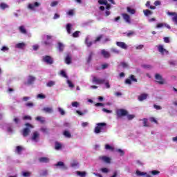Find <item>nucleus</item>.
I'll use <instances>...</instances> for the list:
<instances>
[{
  "mask_svg": "<svg viewBox=\"0 0 177 177\" xmlns=\"http://www.w3.org/2000/svg\"><path fill=\"white\" fill-rule=\"evenodd\" d=\"M106 123L101 122V123H97L96 127H95L94 132L97 133H101V132H104V129H106Z\"/></svg>",
  "mask_w": 177,
  "mask_h": 177,
  "instance_id": "f257e3e1",
  "label": "nucleus"
},
{
  "mask_svg": "<svg viewBox=\"0 0 177 177\" xmlns=\"http://www.w3.org/2000/svg\"><path fill=\"white\" fill-rule=\"evenodd\" d=\"M98 3H100V5L106 6L105 16H110V9L111 8V6L110 4H108L106 0H99Z\"/></svg>",
  "mask_w": 177,
  "mask_h": 177,
  "instance_id": "f03ea898",
  "label": "nucleus"
},
{
  "mask_svg": "<svg viewBox=\"0 0 177 177\" xmlns=\"http://www.w3.org/2000/svg\"><path fill=\"white\" fill-rule=\"evenodd\" d=\"M40 136H41V135L39 134V132L34 131L32 133L30 140H32V142H34V143H38V142H39V137Z\"/></svg>",
  "mask_w": 177,
  "mask_h": 177,
  "instance_id": "7ed1b4c3",
  "label": "nucleus"
},
{
  "mask_svg": "<svg viewBox=\"0 0 177 177\" xmlns=\"http://www.w3.org/2000/svg\"><path fill=\"white\" fill-rule=\"evenodd\" d=\"M26 128L24 129L22 135L24 137L28 136V133H30L31 129L34 128V127L29 123H26Z\"/></svg>",
  "mask_w": 177,
  "mask_h": 177,
  "instance_id": "20e7f679",
  "label": "nucleus"
},
{
  "mask_svg": "<svg viewBox=\"0 0 177 177\" xmlns=\"http://www.w3.org/2000/svg\"><path fill=\"white\" fill-rule=\"evenodd\" d=\"M39 6H41L40 2H34L28 5V9L35 12V10H37V8H39Z\"/></svg>",
  "mask_w": 177,
  "mask_h": 177,
  "instance_id": "39448f33",
  "label": "nucleus"
},
{
  "mask_svg": "<svg viewBox=\"0 0 177 177\" xmlns=\"http://www.w3.org/2000/svg\"><path fill=\"white\" fill-rule=\"evenodd\" d=\"M155 80L160 85H164V84H165V80L160 73L155 74Z\"/></svg>",
  "mask_w": 177,
  "mask_h": 177,
  "instance_id": "423d86ee",
  "label": "nucleus"
},
{
  "mask_svg": "<svg viewBox=\"0 0 177 177\" xmlns=\"http://www.w3.org/2000/svg\"><path fill=\"white\" fill-rule=\"evenodd\" d=\"M42 62L46 63V64H49L50 66L53 64V58L49 55H45L42 57Z\"/></svg>",
  "mask_w": 177,
  "mask_h": 177,
  "instance_id": "0eeeda50",
  "label": "nucleus"
},
{
  "mask_svg": "<svg viewBox=\"0 0 177 177\" xmlns=\"http://www.w3.org/2000/svg\"><path fill=\"white\" fill-rule=\"evenodd\" d=\"M116 114L119 118H121V117H125L126 115H128V111L122 109H118L116 111Z\"/></svg>",
  "mask_w": 177,
  "mask_h": 177,
  "instance_id": "6e6552de",
  "label": "nucleus"
},
{
  "mask_svg": "<svg viewBox=\"0 0 177 177\" xmlns=\"http://www.w3.org/2000/svg\"><path fill=\"white\" fill-rule=\"evenodd\" d=\"M105 81L106 80L104 79H100L97 77L93 76L92 82L93 84H96V85H101V84H103Z\"/></svg>",
  "mask_w": 177,
  "mask_h": 177,
  "instance_id": "1a4fd4ad",
  "label": "nucleus"
},
{
  "mask_svg": "<svg viewBox=\"0 0 177 177\" xmlns=\"http://www.w3.org/2000/svg\"><path fill=\"white\" fill-rule=\"evenodd\" d=\"M37 78L35 76L32 75H28L27 77L26 82H25L26 85H32L34 82H35V80Z\"/></svg>",
  "mask_w": 177,
  "mask_h": 177,
  "instance_id": "9d476101",
  "label": "nucleus"
},
{
  "mask_svg": "<svg viewBox=\"0 0 177 177\" xmlns=\"http://www.w3.org/2000/svg\"><path fill=\"white\" fill-rule=\"evenodd\" d=\"M50 39H52V36L48 35H43L44 45H50Z\"/></svg>",
  "mask_w": 177,
  "mask_h": 177,
  "instance_id": "9b49d317",
  "label": "nucleus"
},
{
  "mask_svg": "<svg viewBox=\"0 0 177 177\" xmlns=\"http://www.w3.org/2000/svg\"><path fill=\"white\" fill-rule=\"evenodd\" d=\"M98 158L99 160H100V161H103V162H106V164H110V162H111V158L106 156H99Z\"/></svg>",
  "mask_w": 177,
  "mask_h": 177,
  "instance_id": "f8f14e48",
  "label": "nucleus"
},
{
  "mask_svg": "<svg viewBox=\"0 0 177 177\" xmlns=\"http://www.w3.org/2000/svg\"><path fill=\"white\" fill-rule=\"evenodd\" d=\"M158 50L161 55H168L169 53L167 49L164 48V46L162 45H159L158 46Z\"/></svg>",
  "mask_w": 177,
  "mask_h": 177,
  "instance_id": "ddd939ff",
  "label": "nucleus"
},
{
  "mask_svg": "<svg viewBox=\"0 0 177 177\" xmlns=\"http://www.w3.org/2000/svg\"><path fill=\"white\" fill-rule=\"evenodd\" d=\"M4 128H6V131H7L8 133H10V134L13 133V124H6Z\"/></svg>",
  "mask_w": 177,
  "mask_h": 177,
  "instance_id": "4468645a",
  "label": "nucleus"
},
{
  "mask_svg": "<svg viewBox=\"0 0 177 177\" xmlns=\"http://www.w3.org/2000/svg\"><path fill=\"white\" fill-rule=\"evenodd\" d=\"M101 55L104 57V59H109L111 56L109 51L106 50L105 49L101 50Z\"/></svg>",
  "mask_w": 177,
  "mask_h": 177,
  "instance_id": "2eb2a0df",
  "label": "nucleus"
},
{
  "mask_svg": "<svg viewBox=\"0 0 177 177\" xmlns=\"http://www.w3.org/2000/svg\"><path fill=\"white\" fill-rule=\"evenodd\" d=\"M42 111H44V113H46L47 114H52V113H53V107L52 106H46L44 108L42 109Z\"/></svg>",
  "mask_w": 177,
  "mask_h": 177,
  "instance_id": "dca6fc26",
  "label": "nucleus"
},
{
  "mask_svg": "<svg viewBox=\"0 0 177 177\" xmlns=\"http://www.w3.org/2000/svg\"><path fill=\"white\" fill-rule=\"evenodd\" d=\"M55 166L58 167L60 169H63V170L67 169V166H66V165H64V162L62 161L57 162Z\"/></svg>",
  "mask_w": 177,
  "mask_h": 177,
  "instance_id": "f3484780",
  "label": "nucleus"
},
{
  "mask_svg": "<svg viewBox=\"0 0 177 177\" xmlns=\"http://www.w3.org/2000/svg\"><path fill=\"white\" fill-rule=\"evenodd\" d=\"M122 16L124 21H126V23H128L129 24H130V23H131V17L127 13L122 14Z\"/></svg>",
  "mask_w": 177,
  "mask_h": 177,
  "instance_id": "a211bd4d",
  "label": "nucleus"
},
{
  "mask_svg": "<svg viewBox=\"0 0 177 177\" xmlns=\"http://www.w3.org/2000/svg\"><path fill=\"white\" fill-rule=\"evenodd\" d=\"M117 46L122 48V49H128V46L124 42L118 41L116 42Z\"/></svg>",
  "mask_w": 177,
  "mask_h": 177,
  "instance_id": "6ab92c4d",
  "label": "nucleus"
},
{
  "mask_svg": "<svg viewBox=\"0 0 177 177\" xmlns=\"http://www.w3.org/2000/svg\"><path fill=\"white\" fill-rule=\"evenodd\" d=\"M148 97H149V94L142 93L138 96V100L139 102H143V100H146V99H147Z\"/></svg>",
  "mask_w": 177,
  "mask_h": 177,
  "instance_id": "aec40b11",
  "label": "nucleus"
},
{
  "mask_svg": "<svg viewBox=\"0 0 177 177\" xmlns=\"http://www.w3.org/2000/svg\"><path fill=\"white\" fill-rule=\"evenodd\" d=\"M136 175H137V176H146V177H151V176L147 175V173L143 172V171H140L139 170H137L136 171Z\"/></svg>",
  "mask_w": 177,
  "mask_h": 177,
  "instance_id": "412c9836",
  "label": "nucleus"
},
{
  "mask_svg": "<svg viewBox=\"0 0 177 177\" xmlns=\"http://www.w3.org/2000/svg\"><path fill=\"white\" fill-rule=\"evenodd\" d=\"M39 162L46 164V163L49 162V161H50V159L48 157H41L39 158Z\"/></svg>",
  "mask_w": 177,
  "mask_h": 177,
  "instance_id": "4be33fe9",
  "label": "nucleus"
},
{
  "mask_svg": "<svg viewBox=\"0 0 177 177\" xmlns=\"http://www.w3.org/2000/svg\"><path fill=\"white\" fill-rule=\"evenodd\" d=\"M19 31L21 34H23L24 35H26L27 34V29H26V27H24V26H19Z\"/></svg>",
  "mask_w": 177,
  "mask_h": 177,
  "instance_id": "5701e85b",
  "label": "nucleus"
},
{
  "mask_svg": "<svg viewBox=\"0 0 177 177\" xmlns=\"http://www.w3.org/2000/svg\"><path fill=\"white\" fill-rule=\"evenodd\" d=\"M15 48L17 49H24V48H26V43H18L15 45Z\"/></svg>",
  "mask_w": 177,
  "mask_h": 177,
  "instance_id": "b1692460",
  "label": "nucleus"
},
{
  "mask_svg": "<svg viewBox=\"0 0 177 177\" xmlns=\"http://www.w3.org/2000/svg\"><path fill=\"white\" fill-rule=\"evenodd\" d=\"M127 12L129 13L130 15H135V13H136V10L131 7H127Z\"/></svg>",
  "mask_w": 177,
  "mask_h": 177,
  "instance_id": "393cba45",
  "label": "nucleus"
},
{
  "mask_svg": "<svg viewBox=\"0 0 177 177\" xmlns=\"http://www.w3.org/2000/svg\"><path fill=\"white\" fill-rule=\"evenodd\" d=\"M0 9L2 10H5V9H9V5L6 4V3H0Z\"/></svg>",
  "mask_w": 177,
  "mask_h": 177,
  "instance_id": "a878e982",
  "label": "nucleus"
},
{
  "mask_svg": "<svg viewBox=\"0 0 177 177\" xmlns=\"http://www.w3.org/2000/svg\"><path fill=\"white\" fill-rule=\"evenodd\" d=\"M36 121H39V122H41V124H44L45 123V118L42 117V116H37L35 118Z\"/></svg>",
  "mask_w": 177,
  "mask_h": 177,
  "instance_id": "bb28decb",
  "label": "nucleus"
},
{
  "mask_svg": "<svg viewBox=\"0 0 177 177\" xmlns=\"http://www.w3.org/2000/svg\"><path fill=\"white\" fill-rule=\"evenodd\" d=\"M143 13L147 17L153 15V12H151L150 10H144Z\"/></svg>",
  "mask_w": 177,
  "mask_h": 177,
  "instance_id": "cd10ccee",
  "label": "nucleus"
},
{
  "mask_svg": "<svg viewBox=\"0 0 177 177\" xmlns=\"http://www.w3.org/2000/svg\"><path fill=\"white\" fill-rule=\"evenodd\" d=\"M116 153H118L121 157L125 156V151L121 149H117L115 150Z\"/></svg>",
  "mask_w": 177,
  "mask_h": 177,
  "instance_id": "c85d7f7f",
  "label": "nucleus"
},
{
  "mask_svg": "<svg viewBox=\"0 0 177 177\" xmlns=\"http://www.w3.org/2000/svg\"><path fill=\"white\" fill-rule=\"evenodd\" d=\"M71 28H73V24H68L66 25V31H67L68 34H71Z\"/></svg>",
  "mask_w": 177,
  "mask_h": 177,
  "instance_id": "c756f323",
  "label": "nucleus"
},
{
  "mask_svg": "<svg viewBox=\"0 0 177 177\" xmlns=\"http://www.w3.org/2000/svg\"><path fill=\"white\" fill-rule=\"evenodd\" d=\"M64 49V44H63L62 42H58V50H59V52H63Z\"/></svg>",
  "mask_w": 177,
  "mask_h": 177,
  "instance_id": "7c9ffc66",
  "label": "nucleus"
},
{
  "mask_svg": "<svg viewBox=\"0 0 177 177\" xmlns=\"http://www.w3.org/2000/svg\"><path fill=\"white\" fill-rule=\"evenodd\" d=\"M77 175L80 177H86V173L85 171H76Z\"/></svg>",
  "mask_w": 177,
  "mask_h": 177,
  "instance_id": "2f4dec72",
  "label": "nucleus"
},
{
  "mask_svg": "<svg viewBox=\"0 0 177 177\" xmlns=\"http://www.w3.org/2000/svg\"><path fill=\"white\" fill-rule=\"evenodd\" d=\"M54 85H56V82L55 81H49L47 84H46V86H48V88H52V86H54Z\"/></svg>",
  "mask_w": 177,
  "mask_h": 177,
  "instance_id": "473e14b6",
  "label": "nucleus"
},
{
  "mask_svg": "<svg viewBox=\"0 0 177 177\" xmlns=\"http://www.w3.org/2000/svg\"><path fill=\"white\" fill-rule=\"evenodd\" d=\"M71 167H72V168H75L77 167H78V161L74 160L71 162Z\"/></svg>",
  "mask_w": 177,
  "mask_h": 177,
  "instance_id": "72a5a7b5",
  "label": "nucleus"
},
{
  "mask_svg": "<svg viewBox=\"0 0 177 177\" xmlns=\"http://www.w3.org/2000/svg\"><path fill=\"white\" fill-rule=\"evenodd\" d=\"M21 175H22L23 177H30L31 176V172L22 171Z\"/></svg>",
  "mask_w": 177,
  "mask_h": 177,
  "instance_id": "f704fd0d",
  "label": "nucleus"
},
{
  "mask_svg": "<svg viewBox=\"0 0 177 177\" xmlns=\"http://www.w3.org/2000/svg\"><path fill=\"white\" fill-rule=\"evenodd\" d=\"M145 6L149 8V9L154 10L156 9V6H153L150 5V1H147Z\"/></svg>",
  "mask_w": 177,
  "mask_h": 177,
  "instance_id": "c9c22d12",
  "label": "nucleus"
},
{
  "mask_svg": "<svg viewBox=\"0 0 177 177\" xmlns=\"http://www.w3.org/2000/svg\"><path fill=\"white\" fill-rule=\"evenodd\" d=\"M89 41V37H87L85 40V44L87 45L88 48L92 46V44H93L92 41L88 42Z\"/></svg>",
  "mask_w": 177,
  "mask_h": 177,
  "instance_id": "e433bc0d",
  "label": "nucleus"
},
{
  "mask_svg": "<svg viewBox=\"0 0 177 177\" xmlns=\"http://www.w3.org/2000/svg\"><path fill=\"white\" fill-rule=\"evenodd\" d=\"M105 149H106V150H110L111 151H114V147L110 146V145H109V144H106L105 145Z\"/></svg>",
  "mask_w": 177,
  "mask_h": 177,
  "instance_id": "4c0bfd02",
  "label": "nucleus"
},
{
  "mask_svg": "<svg viewBox=\"0 0 177 177\" xmlns=\"http://www.w3.org/2000/svg\"><path fill=\"white\" fill-rule=\"evenodd\" d=\"M63 147V145L59 142H55V150H60Z\"/></svg>",
  "mask_w": 177,
  "mask_h": 177,
  "instance_id": "58836bf2",
  "label": "nucleus"
},
{
  "mask_svg": "<svg viewBox=\"0 0 177 177\" xmlns=\"http://www.w3.org/2000/svg\"><path fill=\"white\" fill-rule=\"evenodd\" d=\"M64 136L65 138H71V133L68 131H64Z\"/></svg>",
  "mask_w": 177,
  "mask_h": 177,
  "instance_id": "ea45409f",
  "label": "nucleus"
},
{
  "mask_svg": "<svg viewBox=\"0 0 177 177\" xmlns=\"http://www.w3.org/2000/svg\"><path fill=\"white\" fill-rule=\"evenodd\" d=\"M65 62H66V64H71V57H70V55H68L65 59Z\"/></svg>",
  "mask_w": 177,
  "mask_h": 177,
  "instance_id": "a19ab883",
  "label": "nucleus"
},
{
  "mask_svg": "<svg viewBox=\"0 0 177 177\" xmlns=\"http://www.w3.org/2000/svg\"><path fill=\"white\" fill-rule=\"evenodd\" d=\"M145 48V45L140 44L138 46H136V50H142Z\"/></svg>",
  "mask_w": 177,
  "mask_h": 177,
  "instance_id": "79ce46f5",
  "label": "nucleus"
},
{
  "mask_svg": "<svg viewBox=\"0 0 177 177\" xmlns=\"http://www.w3.org/2000/svg\"><path fill=\"white\" fill-rule=\"evenodd\" d=\"M22 151H23V147H21V146L17 147L16 151L18 154H20V153H21Z\"/></svg>",
  "mask_w": 177,
  "mask_h": 177,
  "instance_id": "37998d69",
  "label": "nucleus"
},
{
  "mask_svg": "<svg viewBox=\"0 0 177 177\" xmlns=\"http://www.w3.org/2000/svg\"><path fill=\"white\" fill-rule=\"evenodd\" d=\"M57 110L59 113L61 114V115H64V114H66V111H64L63 109L58 107Z\"/></svg>",
  "mask_w": 177,
  "mask_h": 177,
  "instance_id": "c03bdc74",
  "label": "nucleus"
},
{
  "mask_svg": "<svg viewBox=\"0 0 177 177\" xmlns=\"http://www.w3.org/2000/svg\"><path fill=\"white\" fill-rule=\"evenodd\" d=\"M57 5H59V1H52L51 3L50 4V6H51V8H55V6H57Z\"/></svg>",
  "mask_w": 177,
  "mask_h": 177,
  "instance_id": "a18cd8bd",
  "label": "nucleus"
},
{
  "mask_svg": "<svg viewBox=\"0 0 177 177\" xmlns=\"http://www.w3.org/2000/svg\"><path fill=\"white\" fill-rule=\"evenodd\" d=\"M143 68H146L147 70H151V68H153V66H151V65H149V64H145L142 65Z\"/></svg>",
  "mask_w": 177,
  "mask_h": 177,
  "instance_id": "49530a36",
  "label": "nucleus"
},
{
  "mask_svg": "<svg viewBox=\"0 0 177 177\" xmlns=\"http://www.w3.org/2000/svg\"><path fill=\"white\" fill-rule=\"evenodd\" d=\"M93 56V53H90L88 59H87V63H91L92 61V57Z\"/></svg>",
  "mask_w": 177,
  "mask_h": 177,
  "instance_id": "de8ad7c7",
  "label": "nucleus"
},
{
  "mask_svg": "<svg viewBox=\"0 0 177 177\" xmlns=\"http://www.w3.org/2000/svg\"><path fill=\"white\" fill-rule=\"evenodd\" d=\"M127 117V120H129V121H131V120H133V118H135V115H131V114H128L126 115Z\"/></svg>",
  "mask_w": 177,
  "mask_h": 177,
  "instance_id": "09e8293b",
  "label": "nucleus"
},
{
  "mask_svg": "<svg viewBox=\"0 0 177 177\" xmlns=\"http://www.w3.org/2000/svg\"><path fill=\"white\" fill-rule=\"evenodd\" d=\"M120 66H122V67L123 68H128V67H129V66L128 65V64L126 63V62H121V63H120Z\"/></svg>",
  "mask_w": 177,
  "mask_h": 177,
  "instance_id": "8fccbe9b",
  "label": "nucleus"
},
{
  "mask_svg": "<svg viewBox=\"0 0 177 177\" xmlns=\"http://www.w3.org/2000/svg\"><path fill=\"white\" fill-rule=\"evenodd\" d=\"M71 106L72 107H80V103L78 102H72Z\"/></svg>",
  "mask_w": 177,
  "mask_h": 177,
  "instance_id": "3c124183",
  "label": "nucleus"
},
{
  "mask_svg": "<svg viewBox=\"0 0 177 177\" xmlns=\"http://www.w3.org/2000/svg\"><path fill=\"white\" fill-rule=\"evenodd\" d=\"M167 16H173V17H175V16H177L176 12H171L169 11L167 12Z\"/></svg>",
  "mask_w": 177,
  "mask_h": 177,
  "instance_id": "603ef678",
  "label": "nucleus"
},
{
  "mask_svg": "<svg viewBox=\"0 0 177 177\" xmlns=\"http://www.w3.org/2000/svg\"><path fill=\"white\" fill-rule=\"evenodd\" d=\"M77 114H79V115H84V114H86L88 113V111L86 110L84 112H81V111H76Z\"/></svg>",
  "mask_w": 177,
  "mask_h": 177,
  "instance_id": "864d4df0",
  "label": "nucleus"
},
{
  "mask_svg": "<svg viewBox=\"0 0 177 177\" xmlns=\"http://www.w3.org/2000/svg\"><path fill=\"white\" fill-rule=\"evenodd\" d=\"M111 51H112L113 53H115L116 55H118V53H120V50L118 49L114 48H111Z\"/></svg>",
  "mask_w": 177,
  "mask_h": 177,
  "instance_id": "5fc2aeb1",
  "label": "nucleus"
},
{
  "mask_svg": "<svg viewBox=\"0 0 177 177\" xmlns=\"http://www.w3.org/2000/svg\"><path fill=\"white\" fill-rule=\"evenodd\" d=\"M135 35V32L130 30L129 32L127 33V37H132Z\"/></svg>",
  "mask_w": 177,
  "mask_h": 177,
  "instance_id": "6e6d98bb",
  "label": "nucleus"
},
{
  "mask_svg": "<svg viewBox=\"0 0 177 177\" xmlns=\"http://www.w3.org/2000/svg\"><path fill=\"white\" fill-rule=\"evenodd\" d=\"M60 75H62L64 78H68V77H67V74H66V72H64V71H60Z\"/></svg>",
  "mask_w": 177,
  "mask_h": 177,
  "instance_id": "4d7b16f0",
  "label": "nucleus"
},
{
  "mask_svg": "<svg viewBox=\"0 0 177 177\" xmlns=\"http://www.w3.org/2000/svg\"><path fill=\"white\" fill-rule=\"evenodd\" d=\"M46 97V96H45L44 94H38L37 96V99H45Z\"/></svg>",
  "mask_w": 177,
  "mask_h": 177,
  "instance_id": "13d9d810",
  "label": "nucleus"
},
{
  "mask_svg": "<svg viewBox=\"0 0 177 177\" xmlns=\"http://www.w3.org/2000/svg\"><path fill=\"white\" fill-rule=\"evenodd\" d=\"M100 171H101L103 174H108V172H109V169L104 167V168L100 169Z\"/></svg>",
  "mask_w": 177,
  "mask_h": 177,
  "instance_id": "bf43d9fd",
  "label": "nucleus"
},
{
  "mask_svg": "<svg viewBox=\"0 0 177 177\" xmlns=\"http://www.w3.org/2000/svg\"><path fill=\"white\" fill-rule=\"evenodd\" d=\"M103 38V35H100L96 38V39L94 41V43L96 44V42H99Z\"/></svg>",
  "mask_w": 177,
  "mask_h": 177,
  "instance_id": "052dcab7",
  "label": "nucleus"
},
{
  "mask_svg": "<svg viewBox=\"0 0 177 177\" xmlns=\"http://www.w3.org/2000/svg\"><path fill=\"white\" fill-rule=\"evenodd\" d=\"M69 88H74V85L73 84V82H71V81H70L69 80H68L66 81Z\"/></svg>",
  "mask_w": 177,
  "mask_h": 177,
  "instance_id": "680f3d73",
  "label": "nucleus"
},
{
  "mask_svg": "<svg viewBox=\"0 0 177 177\" xmlns=\"http://www.w3.org/2000/svg\"><path fill=\"white\" fill-rule=\"evenodd\" d=\"M162 27H165V23H160L156 26V28H162Z\"/></svg>",
  "mask_w": 177,
  "mask_h": 177,
  "instance_id": "e2e57ef3",
  "label": "nucleus"
},
{
  "mask_svg": "<svg viewBox=\"0 0 177 177\" xmlns=\"http://www.w3.org/2000/svg\"><path fill=\"white\" fill-rule=\"evenodd\" d=\"M40 131L44 133H48V129L46 127H41Z\"/></svg>",
  "mask_w": 177,
  "mask_h": 177,
  "instance_id": "0e129e2a",
  "label": "nucleus"
},
{
  "mask_svg": "<svg viewBox=\"0 0 177 177\" xmlns=\"http://www.w3.org/2000/svg\"><path fill=\"white\" fill-rule=\"evenodd\" d=\"M25 106H26V107L32 108L34 107V104L32 102H28L25 104Z\"/></svg>",
  "mask_w": 177,
  "mask_h": 177,
  "instance_id": "69168bd1",
  "label": "nucleus"
},
{
  "mask_svg": "<svg viewBox=\"0 0 177 177\" xmlns=\"http://www.w3.org/2000/svg\"><path fill=\"white\" fill-rule=\"evenodd\" d=\"M1 50L2 52H8V50H9V48H8L7 46H3L1 48Z\"/></svg>",
  "mask_w": 177,
  "mask_h": 177,
  "instance_id": "338daca9",
  "label": "nucleus"
},
{
  "mask_svg": "<svg viewBox=\"0 0 177 177\" xmlns=\"http://www.w3.org/2000/svg\"><path fill=\"white\" fill-rule=\"evenodd\" d=\"M172 21L174 24H177V15L171 18Z\"/></svg>",
  "mask_w": 177,
  "mask_h": 177,
  "instance_id": "774afa93",
  "label": "nucleus"
}]
</instances>
